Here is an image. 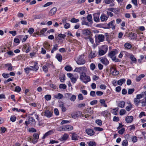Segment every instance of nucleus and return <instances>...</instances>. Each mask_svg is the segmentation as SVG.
Masks as SVG:
<instances>
[{
    "instance_id": "57",
    "label": "nucleus",
    "mask_w": 146,
    "mask_h": 146,
    "mask_svg": "<svg viewBox=\"0 0 146 146\" xmlns=\"http://www.w3.org/2000/svg\"><path fill=\"white\" fill-rule=\"evenodd\" d=\"M105 25V24H97L96 25V27H99L100 28H104V26Z\"/></svg>"
},
{
    "instance_id": "52",
    "label": "nucleus",
    "mask_w": 146,
    "mask_h": 146,
    "mask_svg": "<svg viewBox=\"0 0 146 146\" xmlns=\"http://www.w3.org/2000/svg\"><path fill=\"white\" fill-rule=\"evenodd\" d=\"M113 61H114L115 62H121V60L118 58H116V56H115L114 58L112 59Z\"/></svg>"
},
{
    "instance_id": "36",
    "label": "nucleus",
    "mask_w": 146,
    "mask_h": 146,
    "mask_svg": "<svg viewBox=\"0 0 146 146\" xmlns=\"http://www.w3.org/2000/svg\"><path fill=\"white\" fill-rule=\"evenodd\" d=\"M58 36L60 38H59V40H61V38L64 39L66 36V35L65 34L60 33L58 35Z\"/></svg>"
},
{
    "instance_id": "17",
    "label": "nucleus",
    "mask_w": 146,
    "mask_h": 146,
    "mask_svg": "<svg viewBox=\"0 0 146 146\" xmlns=\"http://www.w3.org/2000/svg\"><path fill=\"white\" fill-rule=\"evenodd\" d=\"M64 130L65 131H70L73 129V127L70 125H66L64 126Z\"/></svg>"
},
{
    "instance_id": "37",
    "label": "nucleus",
    "mask_w": 146,
    "mask_h": 146,
    "mask_svg": "<svg viewBox=\"0 0 146 146\" xmlns=\"http://www.w3.org/2000/svg\"><path fill=\"white\" fill-rule=\"evenodd\" d=\"M102 50H103L104 51H105L106 52H107L108 50V46L106 45H103L102 47Z\"/></svg>"
},
{
    "instance_id": "61",
    "label": "nucleus",
    "mask_w": 146,
    "mask_h": 146,
    "mask_svg": "<svg viewBox=\"0 0 146 146\" xmlns=\"http://www.w3.org/2000/svg\"><path fill=\"white\" fill-rule=\"evenodd\" d=\"M95 130L96 131H102L103 130V129L100 127H95L94 128Z\"/></svg>"
},
{
    "instance_id": "22",
    "label": "nucleus",
    "mask_w": 146,
    "mask_h": 146,
    "mask_svg": "<svg viewBox=\"0 0 146 146\" xmlns=\"http://www.w3.org/2000/svg\"><path fill=\"white\" fill-rule=\"evenodd\" d=\"M96 55L95 52H92V51L89 55L88 56L89 58L92 59L95 57Z\"/></svg>"
},
{
    "instance_id": "9",
    "label": "nucleus",
    "mask_w": 146,
    "mask_h": 146,
    "mask_svg": "<svg viewBox=\"0 0 146 146\" xmlns=\"http://www.w3.org/2000/svg\"><path fill=\"white\" fill-rule=\"evenodd\" d=\"M110 72L114 76L117 75L119 73V71L117 70L116 68L113 67H111L110 68Z\"/></svg>"
},
{
    "instance_id": "7",
    "label": "nucleus",
    "mask_w": 146,
    "mask_h": 146,
    "mask_svg": "<svg viewBox=\"0 0 146 146\" xmlns=\"http://www.w3.org/2000/svg\"><path fill=\"white\" fill-rule=\"evenodd\" d=\"M81 33L84 36H87L88 37V36L92 35L91 31L87 29H81Z\"/></svg>"
},
{
    "instance_id": "13",
    "label": "nucleus",
    "mask_w": 146,
    "mask_h": 146,
    "mask_svg": "<svg viewBox=\"0 0 146 146\" xmlns=\"http://www.w3.org/2000/svg\"><path fill=\"white\" fill-rule=\"evenodd\" d=\"M52 115V112L48 110H46L44 112V115L47 117H51Z\"/></svg>"
},
{
    "instance_id": "62",
    "label": "nucleus",
    "mask_w": 146,
    "mask_h": 146,
    "mask_svg": "<svg viewBox=\"0 0 146 146\" xmlns=\"http://www.w3.org/2000/svg\"><path fill=\"white\" fill-rule=\"evenodd\" d=\"M126 112V111L124 109H122L120 111L119 113L120 115H122L124 114Z\"/></svg>"
},
{
    "instance_id": "6",
    "label": "nucleus",
    "mask_w": 146,
    "mask_h": 146,
    "mask_svg": "<svg viewBox=\"0 0 146 146\" xmlns=\"http://www.w3.org/2000/svg\"><path fill=\"white\" fill-rule=\"evenodd\" d=\"M115 22L114 20H113L109 22L107 25H105V27H104V29H110L112 28V29L114 30L115 29V26L113 25V23Z\"/></svg>"
},
{
    "instance_id": "47",
    "label": "nucleus",
    "mask_w": 146,
    "mask_h": 146,
    "mask_svg": "<svg viewBox=\"0 0 146 146\" xmlns=\"http://www.w3.org/2000/svg\"><path fill=\"white\" fill-rule=\"evenodd\" d=\"M24 70L25 72L27 74H28L29 73V71L32 70L31 68L27 67L24 69Z\"/></svg>"
},
{
    "instance_id": "27",
    "label": "nucleus",
    "mask_w": 146,
    "mask_h": 146,
    "mask_svg": "<svg viewBox=\"0 0 146 146\" xmlns=\"http://www.w3.org/2000/svg\"><path fill=\"white\" fill-rule=\"evenodd\" d=\"M98 38L100 42H103L104 40V36L103 35H99L98 36Z\"/></svg>"
},
{
    "instance_id": "53",
    "label": "nucleus",
    "mask_w": 146,
    "mask_h": 146,
    "mask_svg": "<svg viewBox=\"0 0 146 146\" xmlns=\"http://www.w3.org/2000/svg\"><path fill=\"white\" fill-rule=\"evenodd\" d=\"M16 119V117L15 115H12L10 118V120L13 122H15Z\"/></svg>"
},
{
    "instance_id": "46",
    "label": "nucleus",
    "mask_w": 146,
    "mask_h": 146,
    "mask_svg": "<svg viewBox=\"0 0 146 146\" xmlns=\"http://www.w3.org/2000/svg\"><path fill=\"white\" fill-rule=\"evenodd\" d=\"M29 122L31 123H35V119L32 117H29Z\"/></svg>"
},
{
    "instance_id": "50",
    "label": "nucleus",
    "mask_w": 146,
    "mask_h": 146,
    "mask_svg": "<svg viewBox=\"0 0 146 146\" xmlns=\"http://www.w3.org/2000/svg\"><path fill=\"white\" fill-rule=\"evenodd\" d=\"M21 90V88L19 86H17L15 87V91L17 92H19Z\"/></svg>"
},
{
    "instance_id": "55",
    "label": "nucleus",
    "mask_w": 146,
    "mask_h": 146,
    "mask_svg": "<svg viewBox=\"0 0 146 146\" xmlns=\"http://www.w3.org/2000/svg\"><path fill=\"white\" fill-rule=\"evenodd\" d=\"M59 87L60 89L62 88L64 89L66 88V86L64 84H61L60 85Z\"/></svg>"
},
{
    "instance_id": "3",
    "label": "nucleus",
    "mask_w": 146,
    "mask_h": 146,
    "mask_svg": "<svg viewBox=\"0 0 146 146\" xmlns=\"http://www.w3.org/2000/svg\"><path fill=\"white\" fill-rule=\"evenodd\" d=\"M84 55L82 54L79 55L77 58L76 62L77 64L78 65H83L85 64L86 63V60L84 59Z\"/></svg>"
},
{
    "instance_id": "29",
    "label": "nucleus",
    "mask_w": 146,
    "mask_h": 146,
    "mask_svg": "<svg viewBox=\"0 0 146 146\" xmlns=\"http://www.w3.org/2000/svg\"><path fill=\"white\" fill-rule=\"evenodd\" d=\"M124 46L125 49H130L132 47V46L130 43L126 42L124 45Z\"/></svg>"
},
{
    "instance_id": "40",
    "label": "nucleus",
    "mask_w": 146,
    "mask_h": 146,
    "mask_svg": "<svg viewBox=\"0 0 146 146\" xmlns=\"http://www.w3.org/2000/svg\"><path fill=\"white\" fill-rule=\"evenodd\" d=\"M141 103L142 104V107L146 106V96L145 98V100H141Z\"/></svg>"
},
{
    "instance_id": "63",
    "label": "nucleus",
    "mask_w": 146,
    "mask_h": 146,
    "mask_svg": "<svg viewBox=\"0 0 146 146\" xmlns=\"http://www.w3.org/2000/svg\"><path fill=\"white\" fill-rule=\"evenodd\" d=\"M9 33L10 34H12V35L13 36H15L17 34V32L16 31H9Z\"/></svg>"
},
{
    "instance_id": "1",
    "label": "nucleus",
    "mask_w": 146,
    "mask_h": 146,
    "mask_svg": "<svg viewBox=\"0 0 146 146\" xmlns=\"http://www.w3.org/2000/svg\"><path fill=\"white\" fill-rule=\"evenodd\" d=\"M82 21V25H86L88 27H91L92 26L93 22L91 14H88L87 17H83L81 18Z\"/></svg>"
},
{
    "instance_id": "43",
    "label": "nucleus",
    "mask_w": 146,
    "mask_h": 146,
    "mask_svg": "<svg viewBox=\"0 0 146 146\" xmlns=\"http://www.w3.org/2000/svg\"><path fill=\"white\" fill-rule=\"evenodd\" d=\"M47 28H43L40 31V33L41 34L44 35V33L47 30Z\"/></svg>"
},
{
    "instance_id": "64",
    "label": "nucleus",
    "mask_w": 146,
    "mask_h": 146,
    "mask_svg": "<svg viewBox=\"0 0 146 146\" xmlns=\"http://www.w3.org/2000/svg\"><path fill=\"white\" fill-rule=\"evenodd\" d=\"M125 130V128H122L121 129L119 130L118 131V133L119 134H122L124 132Z\"/></svg>"
},
{
    "instance_id": "34",
    "label": "nucleus",
    "mask_w": 146,
    "mask_h": 146,
    "mask_svg": "<svg viewBox=\"0 0 146 146\" xmlns=\"http://www.w3.org/2000/svg\"><path fill=\"white\" fill-rule=\"evenodd\" d=\"M125 102L124 101H121L118 104V106L119 107L123 108L124 106Z\"/></svg>"
},
{
    "instance_id": "24",
    "label": "nucleus",
    "mask_w": 146,
    "mask_h": 146,
    "mask_svg": "<svg viewBox=\"0 0 146 146\" xmlns=\"http://www.w3.org/2000/svg\"><path fill=\"white\" fill-rule=\"evenodd\" d=\"M131 60L133 62H130L131 64H132L133 63H136L137 62V60L136 58L133 55H131L130 57Z\"/></svg>"
},
{
    "instance_id": "49",
    "label": "nucleus",
    "mask_w": 146,
    "mask_h": 146,
    "mask_svg": "<svg viewBox=\"0 0 146 146\" xmlns=\"http://www.w3.org/2000/svg\"><path fill=\"white\" fill-rule=\"evenodd\" d=\"M44 98L47 101H48L51 99V97L50 95H46L45 96Z\"/></svg>"
},
{
    "instance_id": "10",
    "label": "nucleus",
    "mask_w": 146,
    "mask_h": 146,
    "mask_svg": "<svg viewBox=\"0 0 146 146\" xmlns=\"http://www.w3.org/2000/svg\"><path fill=\"white\" fill-rule=\"evenodd\" d=\"M85 132L88 135L90 136L94 135L95 133L94 130L90 128L87 129L85 130Z\"/></svg>"
},
{
    "instance_id": "20",
    "label": "nucleus",
    "mask_w": 146,
    "mask_h": 146,
    "mask_svg": "<svg viewBox=\"0 0 146 146\" xmlns=\"http://www.w3.org/2000/svg\"><path fill=\"white\" fill-rule=\"evenodd\" d=\"M108 18V16L105 15L104 14H102L100 17V20L101 21H106Z\"/></svg>"
},
{
    "instance_id": "32",
    "label": "nucleus",
    "mask_w": 146,
    "mask_h": 146,
    "mask_svg": "<svg viewBox=\"0 0 146 146\" xmlns=\"http://www.w3.org/2000/svg\"><path fill=\"white\" fill-rule=\"evenodd\" d=\"M100 102L101 104L102 105L104 106L105 107H107V105L106 104V101L104 99H101L100 100Z\"/></svg>"
},
{
    "instance_id": "58",
    "label": "nucleus",
    "mask_w": 146,
    "mask_h": 146,
    "mask_svg": "<svg viewBox=\"0 0 146 146\" xmlns=\"http://www.w3.org/2000/svg\"><path fill=\"white\" fill-rule=\"evenodd\" d=\"M104 2L106 4H109L114 1V0H104Z\"/></svg>"
},
{
    "instance_id": "23",
    "label": "nucleus",
    "mask_w": 146,
    "mask_h": 146,
    "mask_svg": "<svg viewBox=\"0 0 146 146\" xmlns=\"http://www.w3.org/2000/svg\"><path fill=\"white\" fill-rule=\"evenodd\" d=\"M63 97V95L60 93H58L57 95H54V97L55 98L59 100L62 99Z\"/></svg>"
},
{
    "instance_id": "44",
    "label": "nucleus",
    "mask_w": 146,
    "mask_h": 146,
    "mask_svg": "<svg viewBox=\"0 0 146 146\" xmlns=\"http://www.w3.org/2000/svg\"><path fill=\"white\" fill-rule=\"evenodd\" d=\"M65 77V76L64 74H63L60 77V79L61 82H63L64 81Z\"/></svg>"
},
{
    "instance_id": "51",
    "label": "nucleus",
    "mask_w": 146,
    "mask_h": 146,
    "mask_svg": "<svg viewBox=\"0 0 146 146\" xmlns=\"http://www.w3.org/2000/svg\"><path fill=\"white\" fill-rule=\"evenodd\" d=\"M96 122L97 124L100 126H101L102 124V122L100 119L96 120Z\"/></svg>"
},
{
    "instance_id": "41",
    "label": "nucleus",
    "mask_w": 146,
    "mask_h": 146,
    "mask_svg": "<svg viewBox=\"0 0 146 146\" xmlns=\"http://www.w3.org/2000/svg\"><path fill=\"white\" fill-rule=\"evenodd\" d=\"M89 146H96V143L93 141H90L88 143H87Z\"/></svg>"
},
{
    "instance_id": "30",
    "label": "nucleus",
    "mask_w": 146,
    "mask_h": 146,
    "mask_svg": "<svg viewBox=\"0 0 146 146\" xmlns=\"http://www.w3.org/2000/svg\"><path fill=\"white\" fill-rule=\"evenodd\" d=\"M64 69L67 71L70 72L72 70V68L70 66L67 65L64 67Z\"/></svg>"
},
{
    "instance_id": "25",
    "label": "nucleus",
    "mask_w": 146,
    "mask_h": 146,
    "mask_svg": "<svg viewBox=\"0 0 146 146\" xmlns=\"http://www.w3.org/2000/svg\"><path fill=\"white\" fill-rule=\"evenodd\" d=\"M56 57L59 62H61L62 60V55L60 54H56Z\"/></svg>"
},
{
    "instance_id": "48",
    "label": "nucleus",
    "mask_w": 146,
    "mask_h": 146,
    "mask_svg": "<svg viewBox=\"0 0 146 146\" xmlns=\"http://www.w3.org/2000/svg\"><path fill=\"white\" fill-rule=\"evenodd\" d=\"M122 145L123 146H127L128 145L127 141L126 139L123 140Z\"/></svg>"
},
{
    "instance_id": "60",
    "label": "nucleus",
    "mask_w": 146,
    "mask_h": 146,
    "mask_svg": "<svg viewBox=\"0 0 146 146\" xmlns=\"http://www.w3.org/2000/svg\"><path fill=\"white\" fill-rule=\"evenodd\" d=\"M34 31V29L33 28H29L28 31V32L31 35L32 34Z\"/></svg>"
},
{
    "instance_id": "45",
    "label": "nucleus",
    "mask_w": 146,
    "mask_h": 146,
    "mask_svg": "<svg viewBox=\"0 0 146 146\" xmlns=\"http://www.w3.org/2000/svg\"><path fill=\"white\" fill-rule=\"evenodd\" d=\"M79 21L78 19H76L74 18H72L70 20V22L72 23H77Z\"/></svg>"
},
{
    "instance_id": "14",
    "label": "nucleus",
    "mask_w": 146,
    "mask_h": 146,
    "mask_svg": "<svg viewBox=\"0 0 146 146\" xmlns=\"http://www.w3.org/2000/svg\"><path fill=\"white\" fill-rule=\"evenodd\" d=\"M57 10V9L56 7H53L50 11L49 12V15L50 16L54 15L56 13Z\"/></svg>"
},
{
    "instance_id": "31",
    "label": "nucleus",
    "mask_w": 146,
    "mask_h": 146,
    "mask_svg": "<svg viewBox=\"0 0 146 146\" xmlns=\"http://www.w3.org/2000/svg\"><path fill=\"white\" fill-rule=\"evenodd\" d=\"M141 101L140 100L137 99L136 98H135L134 100V102L136 106H138L139 105V103Z\"/></svg>"
},
{
    "instance_id": "56",
    "label": "nucleus",
    "mask_w": 146,
    "mask_h": 146,
    "mask_svg": "<svg viewBox=\"0 0 146 146\" xmlns=\"http://www.w3.org/2000/svg\"><path fill=\"white\" fill-rule=\"evenodd\" d=\"M53 3L52 2H49L47 3H46L43 6V7H48V6H49L51 5H52Z\"/></svg>"
},
{
    "instance_id": "33",
    "label": "nucleus",
    "mask_w": 146,
    "mask_h": 146,
    "mask_svg": "<svg viewBox=\"0 0 146 146\" xmlns=\"http://www.w3.org/2000/svg\"><path fill=\"white\" fill-rule=\"evenodd\" d=\"M69 137L68 135L66 133H64L61 137V139L62 140H66Z\"/></svg>"
},
{
    "instance_id": "11",
    "label": "nucleus",
    "mask_w": 146,
    "mask_h": 146,
    "mask_svg": "<svg viewBox=\"0 0 146 146\" xmlns=\"http://www.w3.org/2000/svg\"><path fill=\"white\" fill-rule=\"evenodd\" d=\"M100 13H96L93 14V19L94 21L96 22L100 21Z\"/></svg>"
},
{
    "instance_id": "35",
    "label": "nucleus",
    "mask_w": 146,
    "mask_h": 146,
    "mask_svg": "<svg viewBox=\"0 0 146 146\" xmlns=\"http://www.w3.org/2000/svg\"><path fill=\"white\" fill-rule=\"evenodd\" d=\"M51 131H49L47 132L44 135V136L42 137V139H44L45 138H46V137H47L48 135H50L51 134V133L52 132Z\"/></svg>"
},
{
    "instance_id": "42",
    "label": "nucleus",
    "mask_w": 146,
    "mask_h": 146,
    "mask_svg": "<svg viewBox=\"0 0 146 146\" xmlns=\"http://www.w3.org/2000/svg\"><path fill=\"white\" fill-rule=\"evenodd\" d=\"M0 130L1 131L0 133H4L7 130V129L5 127H1L0 128Z\"/></svg>"
},
{
    "instance_id": "19",
    "label": "nucleus",
    "mask_w": 146,
    "mask_h": 146,
    "mask_svg": "<svg viewBox=\"0 0 146 146\" xmlns=\"http://www.w3.org/2000/svg\"><path fill=\"white\" fill-rule=\"evenodd\" d=\"M72 140L76 141L78 140V137L79 136L76 134V133H72Z\"/></svg>"
},
{
    "instance_id": "28",
    "label": "nucleus",
    "mask_w": 146,
    "mask_h": 146,
    "mask_svg": "<svg viewBox=\"0 0 146 146\" xmlns=\"http://www.w3.org/2000/svg\"><path fill=\"white\" fill-rule=\"evenodd\" d=\"M145 76L144 74H141L139 76L137 77L136 79V81L137 82L139 81L143 78H144Z\"/></svg>"
},
{
    "instance_id": "8",
    "label": "nucleus",
    "mask_w": 146,
    "mask_h": 146,
    "mask_svg": "<svg viewBox=\"0 0 146 146\" xmlns=\"http://www.w3.org/2000/svg\"><path fill=\"white\" fill-rule=\"evenodd\" d=\"M101 62L106 66L108 65L109 62L106 56H104L99 58Z\"/></svg>"
},
{
    "instance_id": "38",
    "label": "nucleus",
    "mask_w": 146,
    "mask_h": 146,
    "mask_svg": "<svg viewBox=\"0 0 146 146\" xmlns=\"http://www.w3.org/2000/svg\"><path fill=\"white\" fill-rule=\"evenodd\" d=\"M44 48L47 50H49L50 47V45L49 44L46 43L44 45Z\"/></svg>"
},
{
    "instance_id": "5",
    "label": "nucleus",
    "mask_w": 146,
    "mask_h": 146,
    "mask_svg": "<svg viewBox=\"0 0 146 146\" xmlns=\"http://www.w3.org/2000/svg\"><path fill=\"white\" fill-rule=\"evenodd\" d=\"M33 137H31L30 138V140L33 143H36L38 141L39 138V134L37 133H34L33 135Z\"/></svg>"
},
{
    "instance_id": "26",
    "label": "nucleus",
    "mask_w": 146,
    "mask_h": 146,
    "mask_svg": "<svg viewBox=\"0 0 146 146\" xmlns=\"http://www.w3.org/2000/svg\"><path fill=\"white\" fill-rule=\"evenodd\" d=\"M107 52H106L105 51L103 50L100 49L98 51V56H100L104 55Z\"/></svg>"
},
{
    "instance_id": "15",
    "label": "nucleus",
    "mask_w": 146,
    "mask_h": 146,
    "mask_svg": "<svg viewBox=\"0 0 146 146\" xmlns=\"http://www.w3.org/2000/svg\"><path fill=\"white\" fill-rule=\"evenodd\" d=\"M81 112L80 111H78L76 113H72L71 116L73 118H75L81 115Z\"/></svg>"
},
{
    "instance_id": "39",
    "label": "nucleus",
    "mask_w": 146,
    "mask_h": 146,
    "mask_svg": "<svg viewBox=\"0 0 146 146\" xmlns=\"http://www.w3.org/2000/svg\"><path fill=\"white\" fill-rule=\"evenodd\" d=\"M109 114L108 111L107 110H105L102 113V114L104 116L107 117L108 114Z\"/></svg>"
},
{
    "instance_id": "2",
    "label": "nucleus",
    "mask_w": 146,
    "mask_h": 146,
    "mask_svg": "<svg viewBox=\"0 0 146 146\" xmlns=\"http://www.w3.org/2000/svg\"><path fill=\"white\" fill-rule=\"evenodd\" d=\"M80 78L81 80L83 82H89L91 80L90 76L83 72L81 73Z\"/></svg>"
},
{
    "instance_id": "4",
    "label": "nucleus",
    "mask_w": 146,
    "mask_h": 146,
    "mask_svg": "<svg viewBox=\"0 0 146 146\" xmlns=\"http://www.w3.org/2000/svg\"><path fill=\"white\" fill-rule=\"evenodd\" d=\"M118 53L117 50L113 49V50L109 52L108 54V56L111 58L112 59L113 58L115 55Z\"/></svg>"
},
{
    "instance_id": "59",
    "label": "nucleus",
    "mask_w": 146,
    "mask_h": 146,
    "mask_svg": "<svg viewBox=\"0 0 146 146\" xmlns=\"http://www.w3.org/2000/svg\"><path fill=\"white\" fill-rule=\"evenodd\" d=\"M96 68V66L94 63H92L90 65V69L92 70H94Z\"/></svg>"
},
{
    "instance_id": "21",
    "label": "nucleus",
    "mask_w": 146,
    "mask_h": 146,
    "mask_svg": "<svg viewBox=\"0 0 146 146\" xmlns=\"http://www.w3.org/2000/svg\"><path fill=\"white\" fill-rule=\"evenodd\" d=\"M6 67H8L7 70L9 71H11L13 70V66L11 63H7L5 64Z\"/></svg>"
},
{
    "instance_id": "54",
    "label": "nucleus",
    "mask_w": 146,
    "mask_h": 146,
    "mask_svg": "<svg viewBox=\"0 0 146 146\" xmlns=\"http://www.w3.org/2000/svg\"><path fill=\"white\" fill-rule=\"evenodd\" d=\"M100 78L99 77L95 75H94L92 77V79L94 81H96Z\"/></svg>"
},
{
    "instance_id": "16",
    "label": "nucleus",
    "mask_w": 146,
    "mask_h": 146,
    "mask_svg": "<svg viewBox=\"0 0 146 146\" xmlns=\"http://www.w3.org/2000/svg\"><path fill=\"white\" fill-rule=\"evenodd\" d=\"M38 63L37 62H35L34 65L33 66H31L30 67L32 68V70L36 71L38 70L39 67L38 66Z\"/></svg>"
},
{
    "instance_id": "12",
    "label": "nucleus",
    "mask_w": 146,
    "mask_h": 146,
    "mask_svg": "<svg viewBox=\"0 0 146 146\" xmlns=\"http://www.w3.org/2000/svg\"><path fill=\"white\" fill-rule=\"evenodd\" d=\"M137 35L132 32H130L129 33L128 37L131 40H135L137 38Z\"/></svg>"
},
{
    "instance_id": "18",
    "label": "nucleus",
    "mask_w": 146,
    "mask_h": 146,
    "mask_svg": "<svg viewBox=\"0 0 146 146\" xmlns=\"http://www.w3.org/2000/svg\"><path fill=\"white\" fill-rule=\"evenodd\" d=\"M133 116H128L125 118V121L127 123H131L133 121Z\"/></svg>"
}]
</instances>
